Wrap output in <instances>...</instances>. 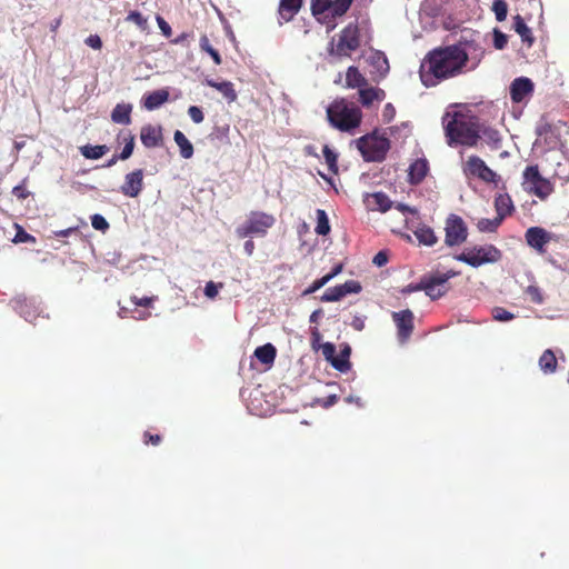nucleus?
Here are the masks:
<instances>
[{"label":"nucleus","instance_id":"nucleus-12","mask_svg":"<svg viewBox=\"0 0 569 569\" xmlns=\"http://www.w3.org/2000/svg\"><path fill=\"white\" fill-rule=\"evenodd\" d=\"M467 236V227L463 220L458 216L451 214L446 222L445 242L450 247L458 246L466 241Z\"/></svg>","mask_w":569,"mask_h":569},{"label":"nucleus","instance_id":"nucleus-16","mask_svg":"<svg viewBox=\"0 0 569 569\" xmlns=\"http://www.w3.org/2000/svg\"><path fill=\"white\" fill-rule=\"evenodd\" d=\"M533 91V83L528 78L516 79L510 87L511 99L515 102H521L527 96Z\"/></svg>","mask_w":569,"mask_h":569},{"label":"nucleus","instance_id":"nucleus-49","mask_svg":"<svg viewBox=\"0 0 569 569\" xmlns=\"http://www.w3.org/2000/svg\"><path fill=\"white\" fill-rule=\"evenodd\" d=\"M188 114L194 123H201L204 119L202 110L197 106L189 107Z\"/></svg>","mask_w":569,"mask_h":569},{"label":"nucleus","instance_id":"nucleus-6","mask_svg":"<svg viewBox=\"0 0 569 569\" xmlns=\"http://www.w3.org/2000/svg\"><path fill=\"white\" fill-rule=\"evenodd\" d=\"M274 222L276 218L272 214L262 211H251L243 223L236 229V232L239 238L249 236L263 237Z\"/></svg>","mask_w":569,"mask_h":569},{"label":"nucleus","instance_id":"nucleus-28","mask_svg":"<svg viewBox=\"0 0 569 569\" xmlns=\"http://www.w3.org/2000/svg\"><path fill=\"white\" fill-rule=\"evenodd\" d=\"M173 139L180 149L181 157L190 159L193 156V147L187 137L180 130H177L173 134Z\"/></svg>","mask_w":569,"mask_h":569},{"label":"nucleus","instance_id":"nucleus-25","mask_svg":"<svg viewBox=\"0 0 569 569\" xmlns=\"http://www.w3.org/2000/svg\"><path fill=\"white\" fill-rule=\"evenodd\" d=\"M132 106L129 103H118L112 112L111 120L119 124H129L131 122Z\"/></svg>","mask_w":569,"mask_h":569},{"label":"nucleus","instance_id":"nucleus-27","mask_svg":"<svg viewBox=\"0 0 569 569\" xmlns=\"http://www.w3.org/2000/svg\"><path fill=\"white\" fill-rule=\"evenodd\" d=\"M539 368L545 373H552L556 371L557 358L550 349L545 350L540 356Z\"/></svg>","mask_w":569,"mask_h":569},{"label":"nucleus","instance_id":"nucleus-39","mask_svg":"<svg viewBox=\"0 0 569 569\" xmlns=\"http://www.w3.org/2000/svg\"><path fill=\"white\" fill-rule=\"evenodd\" d=\"M343 292L339 286L329 288L325 291V293L321 296V301L323 302H336L342 299Z\"/></svg>","mask_w":569,"mask_h":569},{"label":"nucleus","instance_id":"nucleus-45","mask_svg":"<svg viewBox=\"0 0 569 569\" xmlns=\"http://www.w3.org/2000/svg\"><path fill=\"white\" fill-rule=\"evenodd\" d=\"M17 233L13 238V242L16 243H24V242H36V238L28 232H26L20 226L16 224Z\"/></svg>","mask_w":569,"mask_h":569},{"label":"nucleus","instance_id":"nucleus-13","mask_svg":"<svg viewBox=\"0 0 569 569\" xmlns=\"http://www.w3.org/2000/svg\"><path fill=\"white\" fill-rule=\"evenodd\" d=\"M143 188V171L137 169L124 177V182L120 187V191L130 198H137Z\"/></svg>","mask_w":569,"mask_h":569},{"label":"nucleus","instance_id":"nucleus-31","mask_svg":"<svg viewBox=\"0 0 569 569\" xmlns=\"http://www.w3.org/2000/svg\"><path fill=\"white\" fill-rule=\"evenodd\" d=\"M109 151V148L104 144L91 146L86 144L80 148L81 154L87 159H100Z\"/></svg>","mask_w":569,"mask_h":569},{"label":"nucleus","instance_id":"nucleus-46","mask_svg":"<svg viewBox=\"0 0 569 569\" xmlns=\"http://www.w3.org/2000/svg\"><path fill=\"white\" fill-rule=\"evenodd\" d=\"M91 224L96 230L106 231L109 228V223L101 214H93L91 217Z\"/></svg>","mask_w":569,"mask_h":569},{"label":"nucleus","instance_id":"nucleus-19","mask_svg":"<svg viewBox=\"0 0 569 569\" xmlns=\"http://www.w3.org/2000/svg\"><path fill=\"white\" fill-rule=\"evenodd\" d=\"M386 98L382 89L376 87H362L359 89V100L363 107H370L373 102H381Z\"/></svg>","mask_w":569,"mask_h":569},{"label":"nucleus","instance_id":"nucleus-36","mask_svg":"<svg viewBox=\"0 0 569 569\" xmlns=\"http://www.w3.org/2000/svg\"><path fill=\"white\" fill-rule=\"evenodd\" d=\"M501 222H502L501 218H498V217H496L493 219L482 218V219L478 220L477 228L481 232H495L498 229V227L501 224Z\"/></svg>","mask_w":569,"mask_h":569},{"label":"nucleus","instance_id":"nucleus-50","mask_svg":"<svg viewBox=\"0 0 569 569\" xmlns=\"http://www.w3.org/2000/svg\"><path fill=\"white\" fill-rule=\"evenodd\" d=\"M222 287V283H214L213 281L207 282L204 287V295L209 299H213L217 297L219 289Z\"/></svg>","mask_w":569,"mask_h":569},{"label":"nucleus","instance_id":"nucleus-33","mask_svg":"<svg viewBox=\"0 0 569 569\" xmlns=\"http://www.w3.org/2000/svg\"><path fill=\"white\" fill-rule=\"evenodd\" d=\"M513 27L517 33L521 37L522 41L528 42L529 46L533 42L531 30L527 27L520 16H516L513 18Z\"/></svg>","mask_w":569,"mask_h":569},{"label":"nucleus","instance_id":"nucleus-7","mask_svg":"<svg viewBox=\"0 0 569 569\" xmlns=\"http://www.w3.org/2000/svg\"><path fill=\"white\" fill-rule=\"evenodd\" d=\"M356 143L366 161L383 160L390 148L389 140L377 132L359 138Z\"/></svg>","mask_w":569,"mask_h":569},{"label":"nucleus","instance_id":"nucleus-63","mask_svg":"<svg viewBox=\"0 0 569 569\" xmlns=\"http://www.w3.org/2000/svg\"><path fill=\"white\" fill-rule=\"evenodd\" d=\"M243 249L248 256H251L254 250V243L252 240H247L243 244Z\"/></svg>","mask_w":569,"mask_h":569},{"label":"nucleus","instance_id":"nucleus-64","mask_svg":"<svg viewBox=\"0 0 569 569\" xmlns=\"http://www.w3.org/2000/svg\"><path fill=\"white\" fill-rule=\"evenodd\" d=\"M396 208H397L399 211L403 212V213H405V212L416 213V210H415V209H412V208H410V207H408V206H406V204H403V203H398V204L396 206Z\"/></svg>","mask_w":569,"mask_h":569},{"label":"nucleus","instance_id":"nucleus-37","mask_svg":"<svg viewBox=\"0 0 569 569\" xmlns=\"http://www.w3.org/2000/svg\"><path fill=\"white\" fill-rule=\"evenodd\" d=\"M323 157L328 168L331 172L337 173L338 171V154L329 146L323 147Z\"/></svg>","mask_w":569,"mask_h":569},{"label":"nucleus","instance_id":"nucleus-53","mask_svg":"<svg viewBox=\"0 0 569 569\" xmlns=\"http://www.w3.org/2000/svg\"><path fill=\"white\" fill-rule=\"evenodd\" d=\"M86 43L94 50H99L102 47V41L99 36L91 34L86 39Z\"/></svg>","mask_w":569,"mask_h":569},{"label":"nucleus","instance_id":"nucleus-61","mask_svg":"<svg viewBox=\"0 0 569 569\" xmlns=\"http://www.w3.org/2000/svg\"><path fill=\"white\" fill-rule=\"evenodd\" d=\"M322 287H323V284L320 283L319 279H317L316 281H313V283L308 289L305 290L303 293L305 295H311V293L316 292L317 290H319Z\"/></svg>","mask_w":569,"mask_h":569},{"label":"nucleus","instance_id":"nucleus-52","mask_svg":"<svg viewBox=\"0 0 569 569\" xmlns=\"http://www.w3.org/2000/svg\"><path fill=\"white\" fill-rule=\"evenodd\" d=\"M156 21L158 23L159 29L163 33V36L167 38L170 37L171 36V27L169 26V23L161 16H157Z\"/></svg>","mask_w":569,"mask_h":569},{"label":"nucleus","instance_id":"nucleus-42","mask_svg":"<svg viewBox=\"0 0 569 569\" xmlns=\"http://www.w3.org/2000/svg\"><path fill=\"white\" fill-rule=\"evenodd\" d=\"M127 21H131L136 23L141 30H146L148 28V20L138 11H131L127 16Z\"/></svg>","mask_w":569,"mask_h":569},{"label":"nucleus","instance_id":"nucleus-15","mask_svg":"<svg viewBox=\"0 0 569 569\" xmlns=\"http://www.w3.org/2000/svg\"><path fill=\"white\" fill-rule=\"evenodd\" d=\"M549 240L550 234L542 228L531 227L526 231L527 243L539 252L545 251V246Z\"/></svg>","mask_w":569,"mask_h":569},{"label":"nucleus","instance_id":"nucleus-20","mask_svg":"<svg viewBox=\"0 0 569 569\" xmlns=\"http://www.w3.org/2000/svg\"><path fill=\"white\" fill-rule=\"evenodd\" d=\"M429 171L428 161L426 159H417L409 167V181L412 184L420 183Z\"/></svg>","mask_w":569,"mask_h":569},{"label":"nucleus","instance_id":"nucleus-18","mask_svg":"<svg viewBox=\"0 0 569 569\" xmlns=\"http://www.w3.org/2000/svg\"><path fill=\"white\" fill-rule=\"evenodd\" d=\"M140 139L144 147L154 148L162 139V132L160 127L156 126H143L140 132Z\"/></svg>","mask_w":569,"mask_h":569},{"label":"nucleus","instance_id":"nucleus-11","mask_svg":"<svg viewBox=\"0 0 569 569\" xmlns=\"http://www.w3.org/2000/svg\"><path fill=\"white\" fill-rule=\"evenodd\" d=\"M457 274L458 272L448 271L447 273H436L430 277H425L422 278L423 291L431 299H438L447 292V281Z\"/></svg>","mask_w":569,"mask_h":569},{"label":"nucleus","instance_id":"nucleus-32","mask_svg":"<svg viewBox=\"0 0 569 569\" xmlns=\"http://www.w3.org/2000/svg\"><path fill=\"white\" fill-rule=\"evenodd\" d=\"M350 351H351L350 347L348 345H343L340 353L338 356H336L332 367L341 372L349 370V368H350V362H349Z\"/></svg>","mask_w":569,"mask_h":569},{"label":"nucleus","instance_id":"nucleus-24","mask_svg":"<svg viewBox=\"0 0 569 569\" xmlns=\"http://www.w3.org/2000/svg\"><path fill=\"white\" fill-rule=\"evenodd\" d=\"M253 355L262 365H266L268 368H270L274 362L277 350L273 345L266 343L261 347H258Z\"/></svg>","mask_w":569,"mask_h":569},{"label":"nucleus","instance_id":"nucleus-9","mask_svg":"<svg viewBox=\"0 0 569 569\" xmlns=\"http://www.w3.org/2000/svg\"><path fill=\"white\" fill-rule=\"evenodd\" d=\"M359 47V29L355 23L348 24L341 32L338 42L330 43L329 53L338 57H349Z\"/></svg>","mask_w":569,"mask_h":569},{"label":"nucleus","instance_id":"nucleus-29","mask_svg":"<svg viewBox=\"0 0 569 569\" xmlns=\"http://www.w3.org/2000/svg\"><path fill=\"white\" fill-rule=\"evenodd\" d=\"M413 233L418 241L425 246H433L437 242L433 230L428 226H419Z\"/></svg>","mask_w":569,"mask_h":569},{"label":"nucleus","instance_id":"nucleus-2","mask_svg":"<svg viewBox=\"0 0 569 569\" xmlns=\"http://www.w3.org/2000/svg\"><path fill=\"white\" fill-rule=\"evenodd\" d=\"M327 118L333 128L342 132H351L360 126L362 112L355 103L338 99L328 106Z\"/></svg>","mask_w":569,"mask_h":569},{"label":"nucleus","instance_id":"nucleus-4","mask_svg":"<svg viewBox=\"0 0 569 569\" xmlns=\"http://www.w3.org/2000/svg\"><path fill=\"white\" fill-rule=\"evenodd\" d=\"M353 0H312L311 10L316 19L327 27V32L337 27V18L342 17Z\"/></svg>","mask_w":569,"mask_h":569},{"label":"nucleus","instance_id":"nucleus-56","mask_svg":"<svg viewBox=\"0 0 569 569\" xmlns=\"http://www.w3.org/2000/svg\"><path fill=\"white\" fill-rule=\"evenodd\" d=\"M372 261L377 267H382L388 262V256L386 252L380 251L373 257Z\"/></svg>","mask_w":569,"mask_h":569},{"label":"nucleus","instance_id":"nucleus-47","mask_svg":"<svg viewBox=\"0 0 569 569\" xmlns=\"http://www.w3.org/2000/svg\"><path fill=\"white\" fill-rule=\"evenodd\" d=\"M321 352L323 357L333 365V360L336 359V347L331 342H326L321 346Z\"/></svg>","mask_w":569,"mask_h":569},{"label":"nucleus","instance_id":"nucleus-57","mask_svg":"<svg viewBox=\"0 0 569 569\" xmlns=\"http://www.w3.org/2000/svg\"><path fill=\"white\" fill-rule=\"evenodd\" d=\"M420 290H423V288H422V280L419 283H417V284H408V286H406L405 288L401 289V292L403 295H408V293L420 291Z\"/></svg>","mask_w":569,"mask_h":569},{"label":"nucleus","instance_id":"nucleus-1","mask_svg":"<svg viewBox=\"0 0 569 569\" xmlns=\"http://www.w3.org/2000/svg\"><path fill=\"white\" fill-rule=\"evenodd\" d=\"M482 57V48L473 41L435 49L421 61V82L428 88L435 87L443 80L475 70Z\"/></svg>","mask_w":569,"mask_h":569},{"label":"nucleus","instance_id":"nucleus-23","mask_svg":"<svg viewBox=\"0 0 569 569\" xmlns=\"http://www.w3.org/2000/svg\"><path fill=\"white\" fill-rule=\"evenodd\" d=\"M495 208L497 211V217L503 220L507 216L511 214L513 211V203L509 194L500 193L495 199Z\"/></svg>","mask_w":569,"mask_h":569},{"label":"nucleus","instance_id":"nucleus-21","mask_svg":"<svg viewBox=\"0 0 569 569\" xmlns=\"http://www.w3.org/2000/svg\"><path fill=\"white\" fill-rule=\"evenodd\" d=\"M302 0H280L279 17L281 21H290L299 11Z\"/></svg>","mask_w":569,"mask_h":569},{"label":"nucleus","instance_id":"nucleus-34","mask_svg":"<svg viewBox=\"0 0 569 569\" xmlns=\"http://www.w3.org/2000/svg\"><path fill=\"white\" fill-rule=\"evenodd\" d=\"M317 216V226H316V233L320 236H327L330 232V224L329 219L325 210L317 209L316 211Z\"/></svg>","mask_w":569,"mask_h":569},{"label":"nucleus","instance_id":"nucleus-5","mask_svg":"<svg viewBox=\"0 0 569 569\" xmlns=\"http://www.w3.org/2000/svg\"><path fill=\"white\" fill-rule=\"evenodd\" d=\"M522 189L539 198L547 199L555 190L553 183L541 176L538 166H529L522 172Z\"/></svg>","mask_w":569,"mask_h":569},{"label":"nucleus","instance_id":"nucleus-44","mask_svg":"<svg viewBox=\"0 0 569 569\" xmlns=\"http://www.w3.org/2000/svg\"><path fill=\"white\" fill-rule=\"evenodd\" d=\"M343 292V296L350 293H359L361 291V284L356 280H349L339 286Z\"/></svg>","mask_w":569,"mask_h":569},{"label":"nucleus","instance_id":"nucleus-30","mask_svg":"<svg viewBox=\"0 0 569 569\" xmlns=\"http://www.w3.org/2000/svg\"><path fill=\"white\" fill-rule=\"evenodd\" d=\"M346 82L349 88L361 89L367 84L366 78L359 72L356 67H349L346 74Z\"/></svg>","mask_w":569,"mask_h":569},{"label":"nucleus","instance_id":"nucleus-48","mask_svg":"<svg viewBox=\"0 0 569 569\" xmlns=\"http://www.w3.org/2000/svg\"><path fill=\"white\" fill-rule=\"evenodd\" d=\"M527 295L529 296V298L531 299V301L536 302V303H542L543 302V297H542V293L540 291V289L536 286H529L526 290Z\"/></svg>","mask_w":569,"mask_h":569},{"label":"nucleus","instance_id":"nucleus-14","mask_svg":"<svg viewBox=\"0 0 569 569\" xmlns=\"http://www.w3.org/2000/svg\"><path fill=\"white\" fill-rule=\"evenodd\" d=\"M392 318L398 328L400 339L406 340L413 329V313L407 309L400 312H393Z\"/></svg>","mask_w":569,"mask_h":569},{"label":"nucleus","instance_id":"nucleus-8","mask_svg":"<svg viewBox=\"0 0 569 569\" xmlns=\"http://www.w3.org/2000/svg\"><path fill=\"white\" fill-rule=\"evenodd\" d=\"M501 251L493 244L475 246L468 248L459 254L455 256V259L465 262L472 268H478L486 263H495L501 259Z\"/></svg>","mask_w":569,"mask_h":569},{"label":"nucleus","instance_id":"nucleus-10","mask_svg":"<svg viewBox=\"0 0 569 569\" xmlns=\"http://www.w3.org/2000/svg\"><path fill=\"white\" fill-rule=\"evenodd\" d=\"M463 172L466 176L478 178L485 182L498 183L499 181V176L477 156H470L467 159L463 164Z\"/></svg>","mask_w":569,"mask_h":569},{"label":"nucleus","instance_id":"nucleus-58","mask_svg":"<svg viewBox=\"0 0 569 569\" xmlns=\"http://www.w3.org/2000/svg\"><path fill=\"white\" fill-rule=\"evenodd\" d=\"M395 112H396V110H395V108H393V106L391 103L386 104L385 109H383V118H385V120L386 121H390L393 118Z\"/></svg>","mask_w":569,"mask_h":569},{"label":"nucleus","instance_id":"nucleus-55","mask_svg":"<svg viewBox=\"0 0 569 569\" xmlns=\"http://www.w3.org/2000/svg\"><path fill=\"white\" fill-rule=\"evenodd\" d=\"M131 300L136 305V307H149L151 302L156 300V297H143L141 299L132 297Z\"/></svg>","mask_w":569,"mask_h":569},{"label":"nucleus","instance_id":"nucleus-17","mask_svg":"<svg viewBox=\"0 0 569 569\" xmlns=\"http://www.w3.org/2000/svg\"><path fill=\"white\" fill-rule=\"evenodd\" d=\"M365 203L369 210H372V211L377 210L380 212L388 211L392 206L391 200L383 192L368 193L365 197Z\"/></svg>","mask_w":569,"mask_h":569},{"label":"nucleus","instance_id":"nucleus-43","mask_svg":"<svg viewBox=\"0 0 569 569\" xmlns=\"http://www.w3.org/2000/svg\"><path fill=\"white\" fill-rule=\"evenodd\" d=\"M492 317L496 321H500V322H507L515 318L513 313L509 312L508 310H506L501 307L493 308Z\"/></svg>","mask_w":569,"mask_h":569},{"label":"nucleus","instance_id":"nucleus-59","mask_svg":"<svg viewBox=\"0 0 569 569\" xmlns=\"http://www.w3.org/2000/svg\"><path fill=\"white\" fill-rule=\"evenodd\" d=\"M351 326L356 330L361 331L365 328V318L359 316L353 317Z\"/></svg>","mask_w":569,"mask_h":569},{"label":"nucleus","instance_id":"nucleus-54","mask_svg":"<svg viewBox=\"0 0 569 569\" xmlns=\"http://www.w3.org/2000/svg\"><path fill=\"white\" fill-rule=\"evenodd\" d=\"M485 136H486L487 140L493 144H498L501 140L499 132L493 129L486 130Z\"/></svg>","mask_w":569,"mask_h":569},{"label":"nucleus","instance_id":"nucleus-62","mask_svg":"<svg viewBox=\"0 0 569 569\" xmlns=\"http://www.w3.org/2000/svg\"><path fill=\"white\" fill-rule=\"evenodd\" d=\"M132 317L138 320H144L150 316V312L139 311L137 308L132 311Z\"/></svg>","mask_w":569,"mask_h":569},{"label":"nucleus","instance_id":"nucleus-26","mask_svg":"<svg viewBox=\"0 0 569 569\" xmlns=\"http://www.w3.org/2000/svg\"><path fill=\"white\" fill-rule=\"evenodd\" d=\"M168 99L169 92L167 90H157L144 98V107L148 110H154L163 104Z\"/></svg>","mask_w":569,"mask_h":569},{"label":"nucleus","instance_id":"nucleus-41","mask_svg":"<svg viewBox=\"0 0 569 569\" xmlns=\"http://www.w3.org/2000/svg\"><path fill=\"white\" fill-rule=\"evenodd\" d=\"M123 140L126 141V144H124L121 153L119 154L120 160H126V159L130 158L133 152V148H134L133 136L128 134L127 137L123 138Z\"/></svg>","mask_w":569,"mask_h":569},{"label":"nucleus","instance_id":"nucleus-38","mask_svg":"<svg viewBox=\"0 0 569 569\" xmlns=\"http://www.w3.org/2000/svg\"><path fill=\"white\" fill-rule=\"evenodd\" d=\"M200 48H201V50H203L204 52L210 54V57L212 58V60L214 61L216 64L221 63V57H220L219 52L212 48L207 36H202L200 38Z\"/></svg>","mask_w":569,"mask_h":569},{"label":"nucleus","instance_id":"nucleus-60","mask_svg":"<svg viewBox=\"0 0 569 569\" xmlns=\"http://www.w3.org/2000/svg\"><path fill=\"white\" fill-rule=\"evenodd\" d=\"M12 193L20 199H24L28 197V191L22 186H17L12 189Z\"/></svg>","mask_w":569,"mask_h":569},{"label":"nucleus","instance_id":"nucleus-35","mask_svg":"<svg viewBox=\"0 0 569 569\" xmlns=\"http://www.w3.org/2000/svg\"><path fill=\"white\" fill-rule=\"evenodd\" d=\"M370 60L380 76H385L389 71L388 60L381 52H373Z\"/></svg>","mask_w":569,"mask_h":569},{"label":"nucleus","instance_id":"nucleus-22","mask_svg":"<svg viewBox=\"0 0 569 569\" xmlns=\"http://www.w3.org/2000/svg\"><path fill=\"white\" fill-rule=\"evenodd\" d=\"M204 83L207 86L218 90L228 102H233L237 100V92L233 88L232 82H230V81L217 82L212 79H206Z\"/></svg>","mask_w":569,"mask_h":569},{"label":"nucleus","instance_id":"nucleus-40","mask_svg":"<svg viewBox=\"0 0 569 569\" xmlns=\"http://www.w3.org/2000/svg\"><path fill=\"white\" fill-rule=\"evenodd\" d=\"M492 11L495 12L498 21H503L507 18L508 6L505 0H495L492 3Z\"/></svg>","mask_w":569,"mask_h":569},{"label":"nucleus","instance_id":"nucleus-51","mask_svg":"<svg viewBox=\"0 0 569 569\" xmlns=\"http://www.w3.org/2000/svg\"><path fill=\"white\" fill-rule=\"evenodd\" d=\"M493 36H495V39H493L495 48L498 50L503 49L507 44V36L497 29L495 30Z\"/></svg>","mask_w":569,"mask_h":569},{"label":"nucleus","instance_id":"nucleus-3","mask_svg":"<svg viewBox=\"0 0 569 569\" xmlns=\"http://www.w3.org/2000/svg\"><path fill=\"white\" fill-rule=\"evenodd\" d=\"M443 126L450 146L453 143L469 147L477 144L479 139L478 130L475 124L462 114L456 113L455 116H450V113H446L443 117Z\"/></svg>","mask_w":569,"mask_h":569}]
</instances>
